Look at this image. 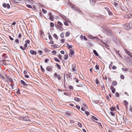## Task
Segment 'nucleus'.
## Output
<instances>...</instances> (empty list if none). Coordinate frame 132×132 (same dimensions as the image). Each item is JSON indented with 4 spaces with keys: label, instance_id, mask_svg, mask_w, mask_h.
Listing matches in <instances>:
<instances>
[{
    "label": "nucleus",
    "instance_id": "1",
    "mask_svg": "<svg viewBox=\"0 0 132 132\" xmlns=\"http://www.w3.org/2000/svg\"><path fill=\"white\" fill-rule=\"evenodd\" d=\"M21 119H22L23 120L26 121H28L29 120V117L27 116L21 117Z\"/></svg>",
    "mask_w": 132,
    "mask_h": 132
},
{
    "label": "nucleus",
    "instance_id": "2",
    "mask_svg": "<svg viewBox=\"0 0 132 132\" xmlns=\"http://www.w3.org/2000/svg\"><path fill=\"white\" fill-rule=\"evenodd\" d=\"M3 6L4 7H6L8 9L10 8V5L9 4H6L5 3H4L3 5Z\"/></svg>",
    "mask_w": 132,
    "mask_h": 132
},
{
    "label": "nucleus",
    "instance_id": "3",
    "mask_svg": "<svg viewBox=\"0 0 132 132\" xmlns=\"http://www.w3.org/2000/svg\"><path fill=\"white\" fill-rule=\"evenodd\" d=\"M30 52L32 55H36L37 53V52L36 51L33 50H31L30 51Z\"/></svg>",
    "mask_w": 132,
    "mask_h": 132
},
{
    "label": "nucleus",
    "instance_id": "4",
    "mask_svg": "<svg viewBox=\"0 0 132 132\" xmlns=\"http://www.w3.org/2000/svg\"><path fill=\"white\" fill-rule=\"evenodd\" d=\"M74 54V51L72 49H71L70 50V54L69 56L71 57L72 55Z\"/></svg>",
    "mask_w": 132,
    "mask_h": 132
},
{
    "label": "nucleus",
    "instance_id": "5",
    "mask_svg": "<svg viewBox=\"0 0 132 132\" xmlns=\"http://www.w3.org/2000/svg\"><path fill=\"white\" fill-rule=\"evenodd\" d=\"M125 52L129 56L132 57V56L131 55V54L130 52L128 50H127L126 49H125Z\"/></svg>",
    "mask_w": 132,
    "mask_h": 132
},
{
    "label": "nucleus",
    "instance_id": "6",
    "mask_svg": "<svg viewBox=\"0 0 132 132\" xmlns=\"http://www.w3.org/2000/svg\"><path fill=\"white\" fill-rule=\"evenodd\" d=\"M110 89L112 90V93H114L115 92V89L114 88V87L112 85L110 87Z\"/></svg>",
    "mask_w": 132,
    "mask_h": 132
},
{
    "label": "nucleus",
    "instance_id": "7",
    "mask_svg": "<svg viewBox=\"0 0 132 132\" xmlns=\"http://www.w3.org/2000/svg\"><path fill=\"white\" fill-rule=\"evenodd\" d=\"M46 70L48 71H50L52 70V67L51 66H48L46 68Z\"/></svg>",
    "mask_w": 132,
    "mask_h": 132
},
{
    "label": "nucleus",
    "instance_id": "8",
    "mask_svg": "<svg viewBox=\"0 0 132 132\" xmlns=\"http://www.w3.org/2000/svg\"><path fill=\"white\" fill-rule=\"evenodd\" d=\"M54 76H56L57 77V79L59 80H61V76L60 75H58L56 73H55L54 74Z\"/></svg>",
    "mask_w": 132,
    "mask_h": 132
},
{
    "label": "nucleus",
    "instance_id": "9",
    "mask_svg": "<svg viewBox=\"0 0 132 132\" xmlns=\"http://www.w3.org/2000/svg\"><path fill=\"white\" fill-rule=\"evenodd\" d=\"M71 73H67L66 74V76H67V79H70L71 78Z\"/></svg>",
    "mask_w": 132,
    "mask_h": 132
},
{
    "label": "nucleus",
    "instance_id": "10",
    "mask_svg": "<svg viewBox=\"0 0 132 132\" xmlns=\"http://www.w3.org/2000/svg\"><path fill=\"white\" fill-rule=\"evenodd\" d=\"M21 82L23 84V86H27V84H26L25 82L22 80H21Z\"/></svg>",
    "mask_w": 132,
    "mask_h": 132
},
{
    "label": "nucleus",
    "instance_id": "11",
    "mask_svg": "<svg viewBox=\"0 0 132 132\" xmlns=\"http://www.w3.org/2000/svg\"><path fill=\"white\" fill-rule=\"evenodd\" d=\"M90 2L93 5H94L96 3V2L94 0H90Z\"/></svg>",
    "mask_w": 132,
    "mask_h": 132
},
{
    "label": "nucleus",
    "instance_id": "12",
    "mask_svg": "<svg viewBox=\"0 0 132 132\" xmlns=\"http://www.w3.org/2000/svg\"><path fill=\"white\" fill-rule=\"evenodd\" d=\"M93 52L94 53V54L96 56H98L99 55L98 54V53L95 50H93Z\"/></svg>",
    "mask_w": 132,
    "mask_h": 132
},
{
    "label": "nucleus",
    "instance_id": "13",
    "mask_svg": "<svg viewBox=\"0 0 132 132\" xmlns=\"http://www.w3.org/2000/svg\"><path fill=\"white\" fill-rule=\"evenodd\" d=\"M77 86L79 87V89L80 90V91H81V90H84V88L83 87L79 86V85H77Z\"/></svg>",
    "mask_w": 132,
    "mask_h": 132
},
{
    "label": "nucleus",
    "instance_id": "14",
    "mask_svg": "<svg viewBox=\"0 0 132 132\" xmlns=\"http://www.w3.org/2000/svg\"><path fill=\"white\" fill-rule=\"evenodd\" d=\"M70 31H67L65 33L66 37H68L69 36L70 34Z\"/></svg>",
    "mask_w": 132,
    "mask_h": 132
},
{
    "label": "nucleus",
    "instance_id": "15",
    "mask_svg": "<svg viewBox=\"0 0 132 132\" xmlns=\"http://www.w3.org/2000/svg\"><path fill=\"white\" fill-rule=\"evenodd\" d=\"M122 70L123 71H128L129 69L128 68H122Z\"/></svg>",
    "mask_w": 132,
    "mask_h": 132
},
{
    "label": "nucleus",
    "instance_id": "16",
    "mask_svg": "<svg viewBox=\"0 0 132 132\" xmlns=\"http://www.w3.org/2000/svg\"><path fill=\"white\" fill-rule=\"evenodd\" d=\"M54 17L53 15L50 16V18H49V20L51 21H53L54 20Z\"/></svg>",
    "mask_w": 132,
    "mask_h": 132
},
{
    "label": "nucleus",
    "instance_id": "17",
    "mask_svg": "<svg viewBox=\"0 0 132 132\" xmlns=\"http://www.w3.org/2000/svg\"><path fill=\"white\" fill-rule=\"evenodd\" d=\"M71 71H76V68L75 67H72Z\"/></svg>",
    "mask_w": 132,
    "mask_h": 132
},
{
    "label": "nucleus",
    "instance_id": "18",
    "mask_svg": "<svg viewBox=\"0 0 132 132\" xmlns=\"http://www.w3.org/2000/svg\"><path fill=\"white\" fill-rule=\"evenodd\" d=\"M127 15L128 18H131L132 17V13L129 14H128Z\"/></svg>",
    "mask_w": 132,
    "mask_h": 132
},
{
    "label": "nucleus",
    "instance_id": "19",
    "mask_svg": "<svg viewBox=\"0 0 132 132\" xmlns=\"http://www.w3.org/2000/svg\"><path fill=\"white\" fill-rule=\"evenodd\" d=\"M112 84L114 86H116L117 84V82L116 81H113L112 82Z\"/></svg>",
    "mask_w": 132,
    "mask_h": 132
},
{
    "label": "nucleus",
    "instance_id": "20",
    "mask_svg": "<svg viewBox=\"0 0 132 132\" xmlns=\"http://www.w3.org/2000/svg\"><path fill=\"white\" fill-rule=\"evenodd\" d=\"M123 102L125 105L127 106L128 105V102L124 100L123 101Z\"/></svg>",
    "mask_w": 132,
    "mask_h": 132
},
{
    "label": "nucleus",
    "instance_id": "21",
    "mask_svg": "<svg viewBox=\"0 0 132 132\" xmlns=\"http://www.w3.org/2000/svg\"><path fill=\"white\" fill-rule=\"evenodd\" d=\"M84 112V113L87 116H88L89 114V112L88 111H85Z\"/></svg>",
    "mask_w": 132,
    "mask_h": 132
},
{
    "label": "nucleus",
    "instance_id": "22",
    "mask_svg": "<svg viewBox=\"0 0 132 132\" xmlns=\"http://www.w3.org/2000/svg\"><path fill=\"white\" fill-rule=\"evenodd\" d=\"M38 52L40 55H41L42 54L43 52L41 50L38 51Z\"/></svg>",
    "mask_w": 132,
    "mask_h": 132
},
{
    "label": "nucleus",
    "instance_id": "23",
    "mask_svg": "<svg viewBox=\"0 0 132 132\" xmlns=\"http://www.w3.org/2000/svg\"><path fill=\"white\" fill-rule=\"evenodd\" d=\"M56 65L59 69H61V66L60 65H59L57 63H56Z\"/></svg>",
    "mask_w": 132,
    "mask_h": 132
},
{
    "label": "nucleus",
    "instance_id": "24",
    "mask_svg": "<svg viewBox=\"0 0 132 132\" xmlns=\"http://www.w3.org/2000/svg\"><path fill=\"white\" fill-rule=\"evenodd\" d=\"M95 83L97 85H98L100 83L98 82V80L97 78H96V79Z\"/></svg>",
    "mask_w": 132,
    "mask_h": 132
},
{
    "label": "nucleus",
    "instance_id": "25",
    "mask_svg": "<svg viewBox=\"0 0 132 132\" xmlns=\"http://www.w3.org/2000/svg\"><path fill=\"white\" fill-rule=\"evenodd\" d=\"M55 61L57 62H59L60 61V60L57 58L55 57L54 59Z\"/></svg>",
    "mask_w": 132,
    "mask_h": 132
},
{
    "label": "nucleus",
    "instance_id": "26",
    "mask_svg": "<svg viewBox=\"0 0 132 132\" xmlns=\"http://www.w3.org/2000/svg\"><path fill=\"white\" fill-rule=\"evenodd\" d=\"M54 36L55 38H56V39H58V37L56 34H54Z\"/></svg>",
    "mask_w": 132,
    "mask_h": 132
},
{
    "label": "nucleus",
    "instance_id": "27",
    "mask_svg": "<svg viewBox=\"0 0 132 132\" xmlns=\"http://www.w3.org/2000/svg\"><path fill=\"white\" fill-rule=\"evenodd\" d=\"M92 117L93 119L96 120H98V119L96 117H95L94 116H92Z\"/></svg>",
    "mask_w": 132,
    "mask_h": 132
},
{
    "label": "nucleus",
    "instance_id": "28",
    "mask_svg": "<svg viewBox=\"0 0 132 132\" xmlns=\"http://www.w3.org/2000/svg\"><path fill=\"white\" fill-rule=\"evenodd\" d=\"M57 23L58 24H59L61 26H63L62 24L60 21H58L57 22Z\"/></svg>",
    "mask_w": 132,
    "mask_h": 132
},
{
    "label": "nucleus",
    "instance_id": "29",
    "mask_svg": "<svg viewBox=\"0 0 132 132\" xmlns=\"http://www.w3.org/2000/svg\"><path fill=\"white\" fill-rule=\"evenodd\" d=\"M115 108H114L113 107H112L110 108V110L112 111H114L115 110Z\"/></svg>",
    "mask_w": 132,
    "mask_h": 132
},
{
    "label": "nucleus",
    "instance_id": "30",
    "mask_svg": "<svg viewBox=\"0 0 132 132\" xmlns=\"http://www.w3.org/2000/svg\"><path fill=\"white\" fill-rule=\"evenodd\" d=\"M115 95H116V97H119V93L118 92H116L115 93Z\"/></svg>",
    "mask_w": 132,
    "mask_h": 132
},
{
    "label": "nucleus",
    "instance_id": "31",
    "mask_svg": "<svg viewBox=\"0 0 132 132\" xmlns=\"http://www.w3.org/2000/svg\"><path fill=\"white\" fill-rule=\"evenodd\" d=\"M64 59L65 60H67L68 58V55H64Z\"/></svg>",
    "mask_w": 132,
    "mask_h": 132
},
{
    "label": "nucleus",
    "instance_id": "32",
    "mask_svg": "<svg viewBox=\"0 0 132 132\" xmlns=\"http://www.w3.org/2000/svg\"><path fill=\"white\" fill-rule=\"evenodd\" d=\"M26 6L27 7H28V8H32V6L30 5L29 4H27Z\"/></svg>",
    "mask_w": 132,
    "mask_h": 132
},
{
    "label": "nucleus",
    "instance_id": "33",
    "mask_svg": "<svg viewBox=\"0 0 132 132\" xmlns=\"http://www.w3.org/2000/svg\"><path fill=\"white\" fill-rule=\"evenodd\" d=\"M20 89H18V90L16 91V93L17 94H20Z\"/></svg>",
    "mask_w": 132,
    "mask_h": 132
},
{
    "label": "nucleus",
    "instance_id": "34",
    "mask_svg": "<svg viewBox=\"0 0 132 132\" xmlns=\"http://www.w3.org/2000/svg\"><path fill=\"white\" fill-rule=\"evenodd\" d=\"M40 68H41V70L43 72H44L45 69L43 68L42 66H40Z\"/></svg>",
    "mask_w": 132,
    "mask_h": 132
},
{
    "label": "nucleus",
    "instance_id": "35",
    "mask_svg": "<svg viewBox=\"0 0 132 132\" xmlns=\"http://www.w3.org/2000/svg\"><path fill=\"white\" fill-rule=\"evenodd\" d=\"M75 100L76 101H78L79 100V99L77 97H75Z\"/></svg>",
    "mask_w": 132,
    "mask_h": 132
},
{
    "label": "nucleus",
    "instance_id": "36",
    "mask_svg": "<svg viewBox=\"0 0 132 132\" xmlns=\"http://www.w3.org/2000/svg\"><path fill=\"white\" fill-rule=\"evenodd\" d=\"M50 26L51 27H53L54 26V24L53 23L51 22L50 24Z\"/></svg>",
    "mask_w": 132,
    "mask_h": 132
},
{
    "label": "nucleus",
    "instance_id": "37",
    "mask_svg": "<svg viewBox=\"0 0 132 132\" xmlns=\"http://www.w3.org/2000/svg\"><path fill=\"white\" fill-rule=\"evenodd\" d=\"M49 39L50 40H52V38L51 36V35L50 34L48 36Z\"/></svg>",
    "mask_w": 132,
    "mask_h": 132
},
{
    "label": "nucleus",
    "instance_id": "38",
    "mask_svg": "<svg viewBox=\"0 0 132 132\" xmlns=\"http://www.w3.org/2000/svg\"><path fill=\"white\" fill-rule=\"evenodd\" d=\"M42 11L45 14L47 12V11L44 9H42Z\"/></svg>",
    "mask_w": 132,
    "mask_h": 132
},
{
    "label": "nucleus",
    "instance_id": "39",
    "mask_svg": "<svg viewBox=\"0 0 132 132\" xmlns=\"http://www.w3.org/2000/svg\"><path fill=\"white\" fill-rule=\"evenodd\" d=\"M64 33H62L60 35V36L62 38H63L64 37Z\"/></svg>",
    "mask_w": 132,
    "mask_h": 132
},
{
    "label": "nucleus",
    "instance_id": "40",
    "mask_svg": "<svg viewBox=\"0 0 132 132\" xmlns=\"http://www.w3.org/2000/svg\"><path fill=\"white\" fill-rule=\"evenodd\" d=\"M112 64H113L112 62L109 65V69H111V67L112 66Z\"/></svg>",
    "mask_w": 132,
    "mask_h": 132
},
{
    "label": "nucleus",
    "instance_id": "41",
    "mask_svg": "<svg viewBox=\"0 0 132 132\" xmlns=\"http://www.w3.org/2000/svg\"><path fill=\"white\" fill-rule=\"evenodd\" d=\"M117 68V67L115 65H113L112 67V69H113L115 70Z\"/></svg>",
    "mask_w": 132,
    "mask_h": 132
},
{
    "label": "nucleus",
    "instance_id": "42",
    "mask_svg": "<svg viewBox=\"0 0 132 132\" xmlns=\"http://www.w3.org/2000/svg\"><path fill=\"white\" fill-rule=\"evenodd\" d=\"M73 9H74V10H76L77 11L79 12L80 10L79 9H76L75 8H73Z\"/></svg>",
    "mask_w": 132,
    "mask_h": 132
},
{
    "label": "nucleus",
    "instance_id": "43",
    "mask_svg": "<svg viewBox=\"0 0 132 132\" xmlns=\"http://www.w3.org/2000/svg\"><path fill=\"white\" fill-rule=\"evenodd\" d=\"M64 24L65 25L67 26H68V24L67 21H65L64 22Z\"/></svg>",
    "mask_w": 132,
    "mask_h": 132
},
{
    "label": "nucleus",
    "instance_id": "44",
    "mask_svg": "<svg viewBox=\"0 0 132 132\" xmlns=\"http://www.w3.org/2000/svg\"><path fill=\"white\" fill-rule=\"evenodd\" d=\"M54 48H57L58 45L56 44H54L53 45Z\"/></svg>",
    "mask_w": 132,
    "mask_h": 132
},
{
    "label": "nucleus",
    "instance_id": "45",
    "mask_svg": "<svg viewBox=\"0 0 132 132\" xmlns=\"http://www.w3.org/2000/svg\"><path fill=\"white\" fill-rule=\"evenodd\" d=\"M8 79L10 81V82H13L12 79L10 77Z\"/></svg>",
    "mask_w": 132,
    "mask_h": 132
},
{
    "label": "nucleus",
    "instance_id": "46",
    "mask_svg": "<svg viewBox=\"0 0 132 132\" xmlns=\"http://www.w3.org/2000/svg\"><path fill=\"white\" fill-rule=\"evenodd\" d=\"M95 68L97 70L99 69L98 66L97 65H96L95 67Z\"/></svg>",
    "mask_w": 132,
    "mask_h": 132
},
{
    "label": "nucleus",
    "instance_id": "47",
    "mask_svg": "<svg viewBox=\"0 0 132 132\" xmlns=\"http://www.w3.org/2000/svg\"><path fill=\"white\" fill-rule=\"evenodd\" d=\"M65 39H61V42L62 43H63L64 42Z\"/></svg>",
    "mask_w": 132,
    "mask_h": 132
},
{
    "label": "nucleus",
    "instance_id": "48",
    "mask_svg": "<svg viewBox=\"0 0 132 132\" xmlns=\"http://www.w3.org/2000/svg\"><path fill=\"white\" fill-rule=\"evenodd\" d=\"M69 88L71 89H73V87L71 86H69Z\"/></svg>",
    "mask_w": 132,
    "mask_h": 132
},
{
    "label": "nucleus",
    "instance_id": "49",
    "mask_svg": "<svg viewBox=\"0 0 132 132\" xmlns=\"http://www.w3.org/2000/svg\"><path fill=\"white\" fill-rule=\"evenodd\" d=\"M78 125H79V126L80 127H81L82 126V125H81V124L79 122L78 123Z\"/></svg>",
    "mask_w": 132,
    "mask_h": 132
},
{
    "label": "nucleus",
    "instance_id": "50",
    "mask_svg": "<svg viewBox=\"0 0 132 132\" xmlns=\"http://www.w3.org/2000/svg\"><path fill=\"white\" fill-rule=\"evenodd\" d=\"M20 48L22 50H24L25 49H26V48H24L22 46H20Z\"/></svg>",
    "mask_w": 132,
    "mask_h": 132
},
{
    "label": "nucleus",
    "instance_id": "51",
    "mask_svg": "<svg viewBox=\"0 0 132 132\" xmlns=\"http://www.w3.org/2000/svg\"><path fill=\"white\" fill-rule=\"evenodd\" d=\"M52 53L53 54H55L56 53V51H52Z\"/></svg>",
    "mask_w": 132,
    "mask_h": 132
},
{
    "label": "nucleus",
    "instance_id": "52",
    "mask_svg": "<svg viewBox=\"0 0 132 132\" xmlns=\"http://www.w3.org/2000/svg\"><path fill=\"white\" fill-rule=\"evenodd\" d=\"M120 78L121 79H123L124 78V76L123 75H121L120 76Z\"/></svg>",
    "mask_w": 132,
    "mask_h": 132
},
{
    "label": "nucleus",
    "instance_id": "53",
    "mask_svg": "<svg viewBox=\"0 0 132 132\" xmlns=\"http://www.w3.org/2000/svg\"><path fill=\"white\" fill-rule=\"evenodd\" d=\"M68 48H72V45H69L68 46Z\"/></svg>",
    "mask_w": 132,
    "mask_h": 132
},
{
    "label": "nucleus",
    "instance_id": "54",
    "mask_svg": "<svg viewBox=\"0 0 132 132\" xmlns=\"http://www.w3.org/2000/svg\"><path fill=\"white\" fill-rule=\"evenodd\" d=\"M58 57L61 60V55H59L58 56Z\"/></svg>",
    "mask_w": 132,
    "mask_h": 132
},
{
    "label": "nucleus",
    "instance_id": "55",
    "mask_svg": "<svg viewBox=\"0 0 132 132\" xmlns=\"http://www.w3.org/2000/svg\"><path fill=\"white\" fill-rule=\"evenodd\" d=\"M80 38L82 39V40L83 39V38H84V36H83V35H81L80 36Z\"/></svg>",
    "mask_w": 132,
    "mask_h": 132
},
{
    "label": "nucleus",
    "instance_id": "56",
    "mask_svg": "<svg viewBox=\"0 0 132 132\" xmlns=\"http://www.w3.org/2000/svg\"><path fill=\"white\" fill-rule=\"evenodd\" d=\"M110 113L111 114V115L112 116H114V113H113V112H110Z\"/></svg>",
    "mask_w": 132,
    "mask_h": 132
},
{
    "label": "nucleus",
    "instance_id": "57",
    "mask_svg": "<svg viewBox=\"0 0 132 132\" xmlns=\"http://www.w3.org/2000/svg\"><path fill=\"white\" fill-rule=\"evenodd\" d=\"M48 61V59H46L45 60V62L46 63H47Z\"/></svg>",
    "mask_w": 132,
    "mask_h": 132
},
{
    "label": "nucleus",
    "instance_id": "58",
    "mask_svg": "<svg viewBox=\"0 0 132 132\" xmlns=\"http://www.w3.org/2000/svg\"><path fill=\"white\" fill-rule=\"evenodd\" d=\"M119 51H116V53L117 54L119 55H120V53H119Z\"/></svg>",
    "mask_w": 132,
    "mask_h": 132
},
{
    "label": "nucleus",
    "instance_id": "59",
    "mask_svg": "<svg viewBox=\"0 0 132 132\" xmlns=\"http://www.w3.org/2000/svg\"><path fill=\"white\" fill-rule=\"evenodd\" d=\"M51 41L50 42V43L51 44H54V42L52 40H50Z\"/></svg>",
    "mask_w": 132,
    "mask_h": 132
},
{
    "label": "nucleus",
    "instance_id": "60",
    "mask_svg": "<svg viewBox=\"0 0 132 132\" xmlns=\"http://www.w3.org/2000/svg\"><path fill=\"white\" fill-rule=\"evenodd\" d=\"M27 43H25L24 45V47L25 48L27 47Z\"/></svg>",
    "mask_w": 132,
    "mask_h": 132
},
{
    "label": "nucleus",
    "instance_id": "61",
    "mask_svg": "<svg viewBox=\"0 0 132 132\" xmlns=\"http://www.w3.org/2000/svg\"><path fill=\"white\" fill-rule=\"evenodd\" d=\"M15 42L16 43H19V40L18 39H16L15 40Z\"/></svg>",
    "mask_w": 132,
    "mask_h": 132
},
{
    "label": "nucleus",
    "instance_id": "62",
    "mask_svg": "<svg viewBox=\"0 0 132 132\" xmlns=\"http://www.w3.org/2000/svg\"><path fill=\"white\" fill-rule=\"evenodd\" d=\"M10 39L12 41L13 40V38L11 36H9Z\"/></svg>",
    "mask_w": 132,
    "mask_h": 132
},
{
    "label": "nucleus",
    "instance_id": "63",
    "mask_svg": "<svg viewBox=\"0 0 132 132\" xmlns=\"http://www.w3.org/2000/svg\"><path fill=\"white\" fill-rule=\"evenodd\" d=\"M83 38L86 41L87 40V39L86 37L85 36H84Z\"/></svg>",
    "mask_w": 132,
    "mask_h": 132
},
{
    "label": "nucleus",
    "instance_id": "64",
    "mask_svg": "<svg viewBox=\"0 0 132 132\" xmlns=\"http://www.w3.org/2000/svg\"><path fill=\"white\" fill-rule=\"evenodd\" d=\"M60 52L62 54H64V51L63 50L61 51Z\"/></svg>",
    "mask_w": 132,
    "mask_h": 132
}]
</instances>
